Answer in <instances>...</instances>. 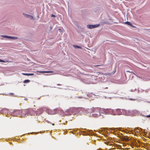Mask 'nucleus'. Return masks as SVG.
I'll use <instances>...</instances> for the list:
<instances>
[{"instance_id": "9", "label": "nucleus", "mask_w": 150, "mask_h": 150, "mask_svg": "<svg viewBox=\"0 0 150 150\" xmlns=\"http://www.w3.org/2000/svg\"><path fill=\"white\" fill-rule=\"evenodd\" d=\"M8 62L7 61H6V60L5 61V60H1V59H0V62Z\"/></svg>"}, {"instance_id": "8", "label": "nucleus", "mask_w": 150, "mask_h": 150, "mask_svg": "<svg viewBox=\"0 0 150 150\" xmlns=\"http://www.w3.org/2000/svg\"><path fill=\"white\" fill-rule=\"evenodd\" d=\"M74 46L75 48L77 47V48H81V47L80 46H77V45H74Z\"/></svg>"}, {"instance_id": "13", "label": "nucleus", "mask_w": 150, "mask_h": 150, "mask_svg": "<svg viewBox=\"0 0 150 150\" xmlns=\"http://www.w3.org/2000/svg\"><path fill=\"white\" fill-rule=\"evenodd\" d=\"M51 17H56V16L53 14H52L51 16Z\"/></svg>"}, {"instance_id": "7", "label": "nucleus", "mask_w": 150, "mask_h": 150, "mask_svg": "<svg viewBox=\"0 0 150 150\" xmlns=\"http://www.w3.org/2000/svg\"><path fill=\"white\" fill-rule=\"evenodd\" d=\"M58 30L60 33H61L63 31V29L62 28L59 29Z\"/></svg>"}, {"instance_id": "16", "label": "nucleus", "mask_w": 150, "mask_h": 150, "mask_svg": "<svg viewBox=\"0 0 150 150\" xmlns=\"http://www.w3.org/2000/svg\"><path fill=\"white\" fill-rule=\"evenodd\" d=\"M131 76V75H130V76Z\"/></svg>"}, {"instance_id": "5", "label": "nucleus", "mask_w": 150, "mask_h": 150, "mask_svg": "<svg viewBox=\"0 0 150 150\" xmlns=\"http://www.w3.org/2000/svg\"><path fill=\"white\" fill-rule=\"evenodd\" d=\"M125 23L126 24H127L128 25H132V24L131 23H130L129 22L127 21Z\"/></svg>"}, {"instance_id": "11", "label": "nucleus", "mask_w": 150, "mask_h": 150, "mask_svg": "<svg viewBox=\"0 0 150 150\" xmlns=\"http://www.w3.org/2000/svg\"><path fill=\"white\" fill-rule=\"evenodd\" d=\"M34 74L33 73H28V76H32Z\"/></svg>"}, {"instance_id": "17", "label": "nucleus", "mask_w": 150, "mask_h": 150, "mask_svg": "<svg viewBox=\"0 0 150 150\" xmlns=\"http://www.w3.org/2000/svg\"><path fill=\"white\" fill-rule=\"evenodd\" d=\"M134 74V75H135V74Z\"/></svg>"}, {"instance_id": "2", "label": "nucleus", "mask_w": 150, "mask_h": 150, "mask_svg": "<svg viewBox=\"0 0 150 150\" xmlns=\"http://www.w3.org/2000/svg\"><path fill=\"white\" fill-rule=\"evenodd\" d=\"M99 26V24H96L95 25H87V27L89 29H92L97 27Z\"/></svg>"}, {"instance_id": "1", "label": "nucleus", "mask_w": 150, "mask_h": 150, "mask_svg": "<svg viewBox=\"0 0 150 150\" xmlns=\"http://www.w3.org/2000/svg\"><path fill=\"white\" fill-rule=\"evenodd\" d=\"M1 36L3 38H6L10 40H16L18 38L16 37L9 36L4 35H2Z\"/></svg>"}, {"instance_id": "4", "label": "nucleus", "mask_w": 150, "mask_h": 150, "mask_svg": "<svg viewBox=\"0 0 150 150\" xmlns=\"http://www.w3.org/2000/svg\"><path fill=\"white\" fill-rule=\"evenodd\" d=\"M23 15L26 18H28V17L29 16V15H28V14H25V13H23Z\"/></svg>"}, {"instance_id": "3", "label": "nucleus", "mask_w": 150, "mask_h": 150, "mask_svg": "<svg viewBox=\"0 0 150 150\" xmlns=\"http://www.w3.org/2000/svg\"><path fill=\"white\" fill-rule=\"evenodd\" d=\"M53 71H42L40 72H42V73H52Z\"/></svg>"}, {"instance_id": "12", "label": "nucleus", "mask_w": 150, "mask_h": 150, "mask_svg": "<svg viewBox=\"0 0 150 150\" xmlns=\"http://www.w3.org/2000/svg\"><path fill=\"white\" fill-rule=\"evenodd\" d=\"M22 74L26 76H28V73H22Z\"/></svg>"}, {"instance_id": "15", "label": "nucleus", "mask_w": 150, "mask_h": 150, "mask_svg": "<svg viewBox=\"0 0 150 150\" xmlns=\"http://www.w3.org/2000/svg\"><path fill=\"white\" fill-rule=\"evenodd\" d=\"M52 125H54V123H52Z\"/></svg>"}, {"instance_id": "6", "label": "nucleus", "mask_w": 150, "mask_h": 150, "mask_svg": "<svg viewBox=\"0 0 150 150\" xmlns=\"http://www.w3.org/2000/svg\"><path fill=\"white\" fill-rule=\"evenodd\" d=\"M29 82L30 80H25L24 81V83H28Z\"/></svg>"}, {"instance_id": "10", "label": "nucleus", "mask_w": 150, "mask_h": 150, "mask_svg": "<svg viewBox=\"0 0 150 150\" xmlns=\"http://www.w3.org/2000/svg\"><path fill=\"white\" fill-rule=\"evenodd\" d=\"M28 18H29L30 19H32L33 18V17L29 15Z\"/></svg>"}, {"instance_id": "14", "label": "nucleus", "mask_w": 150, "mask_h": 150, "mask_svg": "<svg viewBox=\"0 0 150 150\" xmlns=\"http://www.w3.org/2000/svg\"><path fill=\"white\" fill-rule=\"evenodd\" d=\"M147 117H150V115H147L146 116Z\"/></svg>"}]
</instances>
